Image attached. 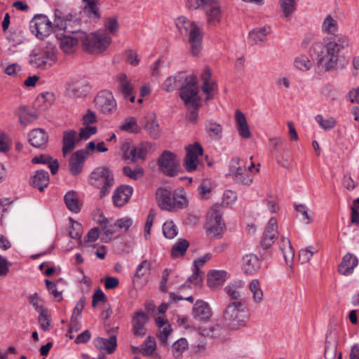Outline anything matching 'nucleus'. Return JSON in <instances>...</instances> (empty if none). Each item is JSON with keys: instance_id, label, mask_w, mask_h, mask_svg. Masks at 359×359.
<instances>
[{"instance_id": "1", "label": "nucleus", "mask_w": 359, "mask_h": 359, "mask_svg": "<svg viewBox=\"0 0 359 359\" xmlns=\"http://www.w3.org/2000/svg\"><path fill=\"white\" fill-rule=\"evenodd\" d=\"M323 29L330 35L326 38V44L323 45L320 42L314 43L310 49V54L316 55L318 65H321L325 71H330L336 67L339 53L348 46V41L345 36L335 34L337 24L330 15L325 19Z\"/></svg>"}, {"instance_id": "2", "label": "nucleus", "mask_w": 359, "mask_h": 359, "mask_svg": "<svg viewBox=\"0 0 359 359\" xmlns=\"http://www.w3.org/2000/svg\"><path fill=\"white\" fill-rule=\"evenodd\" d=\"M176 25L183 36H188V42L194 55H197L201 51L203 39L202 29L196 24L184 16L177 18Z\"/></svg>"}, {"instance_id": "3", "label": "nucleus", "mask_w": 359, "mask_h": 359, "mask_svg": "<svg viewBox=\"0 0 359 359\" xmlns=\"http://www.w3.org/2000/svg\"><path fill=\"white\" fill-rule=\"evenodd\" d=\"M225 323L232 330L245 326L249 319V311L245 302H233L225 309L223 315Z\"/></svg>"}, {"instance_id": "4", "label": "nucleus", "mask_w": 359, "mask_h": 359, "mask_svg": "<svg viewBox=\"0 0 359 359\" xmlns=\"http://www.w3.org/2000/svg\"><path fill=\"white\" fill-rule=\"evenodd\" d=\"M156 198L161 209L173 211L187 206V200L182 194L172 193L170 189L159 187L156 191Z\"/></svg>"}, {"instance_id": "5", "label": "nucleus", "mask_w": 359, "mask_h": 359, "mask_svg": "<svg viewBox=\"0 0 359 359\" xmlns=\"http://www.w3.org/2000/svg\"><path fill=\"white\" fill-rule=\"evenodd\" d=\"M79 39L83 49L90 53H102L111 43V38L107 33L100 31L88 34L81 33Z\"/></svg>"}, {"instance_id": "6", "label": "nucleus", "mask_w": 359, "mask_h": 359, "mask_svg": "<svg viewBox=\"0 0 359 359\" xmlns=\"http://www.w3.org/2000/svg\"><path fill=\"white\" fill-rule=\"evenodd\" d=\"M89 183L100 189V196L104 198L109 194L114 184V174L107 167H97L90 173Z\"/></svg>"}, {"instance_id": "7", "label": "nucleus", "mask_w": 359, "mask_h": 359, "mask_svg": "<svg viewBox=\"0 0 359 359\" xmlns=\"http://www.w3.org/2000/svg\"><path fill=\"white\" fill-rule=\"evenodd\" d=\"M56 52L55 46L52 44L46 48H34L29 55V63L39 69L49 68L56 60Z\"/></svg>"}, {"instance_id": "8", "label": "nucleus", "mask_w": 359, "mask_h": 359, "mask_svg": "<svg viewBox=\"0 0 359 359\" xmlns=\"http://www.w3.org/2000/svg\"><path fill=\"white\" fill-rule=\"evenodd\" d=\"M198 94V88L194 87L193 80L188 83V86H184L182 88L181 99L188 108H191L188 115V118L191 122H195L198 117V110L201 100Z\"/></svg>"}, {"instance_id": "9", "label": "nucleus", "mask_w": 359, "mask_h": 359, "mask_svg": "<svg viewBox=\"0 0 359 359\" xmlns=\"http://www.w3.org/2000/svg\"><path fill=\"white\" fill-rule=\"evenodd\" d=\"M157 164L159 170L169 177L177 175L180 170V161L172 151L165 150L159 156Z\"/></svg>"}, {"instance_id": "10", "label": "nucleus", "mask_w": 359, "mask_h": 359, "mask_svg": "<svg viewBox=\"0 0 359 359\" xmlns=\"http://www.w3.org/2000/svg\"><path fill=\"white\" fill-rule=\"evenodd\" d=\"M29 29L38 39H43L53 30V23L46 15L36 14L29 22Z\"/></svg>"}, {"instance_id": "11", "label": "nucleus", "mask_w": 359, "mask_h": 359, "mask_svg": "<svg viewBox=\"0 0 359 359\" xmlns=\"http://www.w3.org/2000/svg\"><path fill=\"white\" fill-rule=\"evenodd\" d=\"M206 233L210 238H220L224 231L225 224L217 212H209L207 217Z\"/></svg>"}, {"instance_id": "12", "label": "nucleus", "mask_w": 359, "mask_h": 359, "mask_svg": "<svg viewBox=\"0 0 359 359\" xmlns=\"http://www.w3.org/2000/svg\"><path fill=\"white\" fill-rule=\"evenodd\" d=\"M193 80L194 83V87L196 86V76L194 75L186 76L184 72H179L175 76L168 77L163 84V89L167 92H172L177 89L180 84V95H182V88L184 86H188L189 83Z\"/></svg>"}, {"instance_id": "13", "label": "nucleus", "mask_w": 359, "mask_h": 359, "mask_svg": "<svg viewBox=\"0 0 359 359\" xmlns=\"http://www.w3.org/2000/svg\"><path fill=\"white\" fill-rule=\"evenodd\" d=\"M186 151L184 165L188 172L195 171L198 163V157L203 155V149L200 144L196 142L192 145L187 146Z\"/></svg>"}, {"instance_id": "14", "label": "nucleus", "mask_w": 359, "mask_h": 359, "mask_svg": "<svg viewBox=\"0 0 359 359\" xmlns=\"http://www.w3.org/2000/svg\"><path fill=\"white\" fill-rule=\"evenodd\" d=\"M95 106L103 114H111L116 108V103L111 93L103 90L100 91L94 100Z\"/></svg>"}, {"instance_id": "15", "label": "nucleus", "mask_w": 359, "mask_h": 359, "mask_svg": "<svg viewBox=\"0 0 359 359\" xmlns=\"http://www.w3.org/2000/svg\"><path fill=\"white\" fill-rule=\"evenodd\" d=\"M278 224L275 217H271L268 222L260 241V248L266 250L274 243L278 234Z\"/></svg>"}, {"instance_id": "16", "label": "nucleus", "mask_w": 359, "mask_h": 359, "mask_svg": "<svg viewBox=\"0 0 359 359\" xmlns=\"http://www.w3.org/2000/svg\"><path fill=\"white\" fill-rule=\"evenodd\" d=\"M358 259L354 254L348 252L342 257L338 266V272L343 276H350L358 265Z\"/></svg>"}, {"instance_id": "17", "label": "nucleus", "mask_w": 359, "mask_h": 359, "mask_svg": "<svg viewBox=\"0 0 359 359\" xmlns=\"http://www.w3.org/2000/svg\"><path fill=\"white\" fill-rule=\"evenodd\" d=\"M212 310L209 304L203 301L197 300L192 309L193 318L199 321H206L212 316Z\"/></svg>"}, {"instance_id": "18", "label": "nucleus", "mask_w": 359, "mask_h": 359, "mask_svg": "<svg viewBox=\"0 0 359 359\" xmlns=\"http://www.w3.org/2000/svg\"><path fill=\"white\" fill-rule=\"evenodd\" d=\"M149 318L143 311H137L133 318V333L136 337H143L146 334L145 324L148 322Z\"/></svg>"}, {"instance_id": "19", "label": "nucleus", "mask_w": 359, "mask_h": 359, "mask_svg": "<svg viewBox=\"0 0 359 359\" xmlns=\"http://www.w3.org/2000/svg\"><path fill=\"white\" fill-rule=\"evenodd\" d=\"M88 152L81 149L74 152L69 158V172L73 175L79 174L83 168L85 158Z\"/></svg>"}, {"instance_id": "20", "label": "nucleus", "mask_w": 359, "mask_h": 359, "mask_svg": "<svg viewBox=\"0 0 359 359\" xmlns=\"http://www.w3.org/2000/svg\"><path fill=\"white\" fill-rule=\"evenodd\" d=\"M89 89L90 87L87 80L81 79L69 83L67 91L69 96L80 97L85 96L88 93Z\"/></svg>"}, {"instance_id": "21", "label": "nucleus", "mask_w": 359, "mask_h": 359, "mask_svg": "<svg viewBox=\"0 0 359 359\" xmlns=\"http://www.w3.org/2000/svg\"><path fill=\"white\" fill-rule=\"evenodd\" d=\"M133 194V188L128 185H122L118 187L113 194V203L116 207L125 205Z\"/></svg>"}, {"instance_id": "22", "label": "nucleus", "mask_w": 359, "mask_h": 359, "mask_svg": "<svg viewBox=\"0 0 359 359\" xmlns=\"http://www.w3.org/2000/svg\"><path fill=\"white\" fill-rule=\"evenodd\" d=\"M94 346L98 350H105L107 353L112 354L117 347V339L115 334L109 339L97 337L93 341Z\"/></svg>"}, {"instance_id": "23", "label": "nucleus", "mask_w": 359, "mask_h": 359, "mask_svg": "<svg viewBox=\"0 0 359 359\" xmlns=\"http://www.w3.org/2000/svg\"><path fill=\"white\" fill-rule=\"evenodd\" d=\"M207 22L211 25H216L222 20V11L220 6L216 0H213L211 4H208V7L204 9Z\"/></svg>"}, {"instance_id": "24", "label": "nucleus", "mask_w": 359, "mask_h": 359, "mask_svg": "<svg viewBox=\"0 0 359 359\" xmlns=\"http://www.w3.org/2000/svg\"><path fill=\"white\" fill-rule=\"evenodd\" d=\"M48 135L46 132L41 128L32 130L29 134V142L32 146L40 148L45 146L48 142Z\"/></svg>"}, {"instance_id": "25", "label": "nucleus", "mask_w": 359, "mask_h": 359, "mask_svg": "<svg viewBox=\"0 0 359 359\" xmlns=\"http://www.w3.org/2000/svg\"><path fill=\"white\" fill-rule=\"evenodd\" d=\"M49 180V174L46 170H38L32 176L30 184L42 192L44 188L48 185Z\"/></svg>"}, {"instance_id": "26", "label": "nucleus", "mask_w": 359, "mask_h": 359, "mask_svg": "<svg viewBox=\"0 0 359 359\" xmlns=\"http://www.w3.org/2000/svg\"><path fill=\"white\" fill-rule=\"evenodd\" d=\"M260 266L259 258L254 254L246 255L243 257V270L245 273L254 274L259 270Z\"/></svg>"}, {"instance_id": "27", "label": "nucleus", "mask_w": 359, "mask_h": 359, "mask_svg": "<svg viewBox=\"0 0 359 359\" xmlns=\"http://www.w3.org/2000/svg\"><path fill=\"white\" fill-rule=\"evenodd\" d=\"M235 121L239 135L245 139L250 138L251 133L246 118L244 114L239 110L236 111Z\"/></svg>"}, {"instance_id": "28", "label": "nucleus", "mask_w": 359, "mask_h": 359, "mask_svg": "<svg viewBox=\"0 0 359 359\" xmlns=\"http://www.w3.org/2000/svg\"><path fill=\"white\" fill-rule=\"evenodd\" d=\"M77 133L74 130H65L63 133L62 138V153L65 156L67 153L72 151L75 147Z\"/></svg>"}, {"instance_id": "29", "label": "nucleus", "mask_w": 359, "mask_h": 359, "mask_svg": "<svg viewBox=\"0 0 359 359\" xmlns=\"http://www.w3.org/2000/svg\"><path fill=\"white\" fill-rule=\"evenodd\" d=\"M226 278V272L224 271H212L208 274V285L211 288H217L222 285Z\"/></svg>"}, {"instance_id": "30", "label": "nucleus", "mask_w": 359, "mask_h": 359, "mask_svg": "<svg viewBox=\"0 0 359 359\" xmlns=\"http://www.w3.org/2000/svg\"><path fill=\"white\" fill-rule=\"evenodd\" d=\"M285 261L287 264L292 262L294 257V250L287 238L282 237L279 244Z\"/></svg>"}, {"instance_id": "31", "label": "nucleus", "mask_w": 359, "mask_h": 359, "mask_svg": "<svg viewBox=\"0 0 359 359\" xmlns=\"http://www.w3.org/2000/svg\"><path fill=\"white\" fill-rule=\"evenodd\" d=\"M230 172L231 175L233 177H237L238 180H241V174L248 172L247 170L245 163L243 160L239 158H233L230 163Z\"/></svg>"}, {"instance_id": "32", "label": "nucleus", "mask_w": 359, "mask_h": 359, "mask_svg": "<svg viewBox=\"0 0 359 359\" xmlns=\"http://www.w3.org/2000/svg\"><path fill=\"white\" fill-rule=\"evenodd\" d=\"M64 201L67 208L71 212L74 213L80 212L81 205L75 191H68L64 196Z\"/></svg>"}, {"instance_id": "33", "label": "nucleus", "mask_w": 359, "mask_h": 359, "mask_svg": "<svg viewBox=\"0 0 359 359\" xmlns=\"http://www.w3.org/2000/svg\"><path fill=\"white\" fill-rule=\"evenodd\" d=\"M57 36L58 35L57 34ZM57 39L60 40V46L61 49L67 53L74 52L79 41H80L79 36L75 38L70 36H63V37Z\"/></svg>"}, {"instance_id": "34", "label": "nucleus", "mask_w": 359, "mask_h": 359, "mask_svg": "<svg viewBox=\"0 0 359 359\" xmlns=\"http://www.w3.org/2000/svg\"><path fill=\"white\" fill-rule=\"evenodd\" d=\"M144 129L153 139H157L161 136V132L160 126L154 116L147 118L144 124Z\"/></svg>"}, {"instance_id": "35", "label": "nucleus", "mask_w": 359, "mask_h": 359, "mask_svg": "<svg viewBox=\"0 0 359 359\" xmlns=\"http://www.w3.org/2000/svg\"><path fill=\"white\" fill-rule=\"evenodd\" d=\"M206 132L214 140H220L222 137V126L213 120H208L205 123Z\"/></svg>"}, {"instance_id": "36", "label": "nucleus", "mask_w": 359, "mask_h": 359, "mask_svg": "<svg viewBox=\"0 0 359 359\" xmlns=\"http://www.w3.org/2000/svg\"><path fill=\"white\" fill-rule=\"evenodd\" d=\"M98 1L99 0H83L84 11L89 18L94 19L100 18L97 8Z\"/></svg>"}, {"instance_id": "37", "label": "nucleus", "mask_w": 359, "mask_h": 359, "mask_svg": "<svg viewBox=\"0 0 359 359\" xmlns=\"http://www.w3.org/2000/svg\"><path fill=\"white\" fill-rule=\"evenodd\" d=\"M241 288V283L238 285L233 284L229 285L224 287V291L229 299L233 302H245L244 299L242 298L240 289Z\"/></svg>"}, {"instance_id": "38", "label": "nucleus", "mask_w": 359, "mask_h": 359, "mask_svg": "<svg viewBox=\"0 0 359 359\" xmlns=\"http://www.w3.org/2000/svg\"><path fill=\"white\" fill-rule=\"evenodd\" d=\"M189 243L186 239H180L173 245L171 250V255L172 257H182L186 253Z\"/></svg>"}, {"instance_id": "39", "label": "nucleus", "mask_w": 359, "mask_h": 359, "mask_svg": "<svg viewBox=\"0 0 359 359\" xmlns=\"http://www.w3.org/2000/svg\"><path fill=\"white\" fill-rule=\"evenodd\" d=\"M268 32L265 27L254 29L249 33L248 40L252 43L263 42Z\"/></svg>"}, {"instance_id": "40", "label": "nucleus", "mask_w": 359, "mask_h": 359, "mask_svg": "<svg viewBox=\"0 0 359 359\" xmlns=\"http://www.w3.org/2000/svg\"><path fill=\"white\" fill-rule=\"evenodd\" d=\"M119 128L123 131L132 133H138L140 131V128L137 125L136 118L133 116L126 118Z\"/></svg>"}, {"instance_id": "41", "label": "nucleus", "mask_w": 359, "mask_h": 359, "mask_svg": "<svg viewBox=\"0 0 359 359\" xmlns=\"http://www.w3.org/2000/svg\"><path fill=\"white\" fill-rule=\"evenodd\" d=\"M118 82V89L120 92L123 94L125 98H128V97L131 95L133 93V88L128 81L126 75H120Z\"/></svg>"}, {"instance_id": "42", "label": "nucleus", "mask_w": 359, "mask_h": 359, "mask_svg": "<svg viewBox=\"0 0 359 359\" xmlns=\"http://www.w3.org/2000/svg\"><path fill=\"white\" fill-rule=\"evenodd\" d=\"M142 355L144 356H151L156 351V343L154 338L148 337L141 345Z\"/></svg>"}, {"instance_id": "43", "label": "nucleus", "mask_w": 359, "mask_h": 359, "mask_svg": "<svg viewBox=\"0 0 359 359\" xmlns=\"http://www.w3.org/2000/svg\"><path fill=\"white\" fill-rule=\"evenodd\" d=\"M249 290L252 294L255 302H260L263 299V292L257 279L252 280L249 284Z\"/></svg>"}, {"instance_id": "44", "label": "nucleus", "mask_w": 359, "mask_h": 359, "mask_svg": "<svg viewBox=\"0 0 359 359\" xmlns=\"http://www.w3.org/2000/svg\"><path fill=\"white\" fill-rule=\"evenodd\" d=\"M315 120L319 124L320 128L325 130L333 129L337 123L335 118L330 117L327 119H324L321 114L316 115Z\"/></svg>"}, {"instance_id": "45", "label": "nucleus", "mask_w": 359, "mask_h": 359, "mask_svg": "<svg viewBox=\"0 0 359 359\" xmlns=\"http://www.w3.org/2000/svg\"><path fill=\"white\" fill-rule=\"evenodd\" d=\"M151 270V263L148 260H143L137 266L134 275L133 283L137 279L143 278Z\"/></svg>"}, {"instance_id": "46", "label": "nucleus", "mask_w": 359, "mask_h": 359, "mask_svg": "<svg viewBox=\"0 0 359 359\" xmlns=\"http://www.w3.org/2000/svg\"><path fill=\"white\" fill-rule=\"evenodd\" d=\"M188 342L185 338H180L176 341L172 345V354L175 358L182 356V353L187 349Z\"/></svg>"}, {"instance_id": "47", "label": "nucleus", "mask_w": 359, "mask_h": 359, "mask_svg": "<svg viewBox=\"0 0 359 359\" xmlns=\"http://www.w3.org/2000/svg\"><path fill=\"white\" fill-rule=\"evenodd\" d=\"M297 69L301 71H308L312 67V62L306 55H299L297 57L294 62Z\"/></svg>"}, {"instance_id": "48", "label": "nucleus", "mask_w": 359, "mask_h": 359, "mask_svg": "<svg viewBox=\"0 0 359 359\" xmlns=\"http://www.w3.org/2000/svg\"><path fill=\"white\" fill-rule=\"evenodd\" d=\"M280 7L285 18L290 17L296 9L294 0H280Z\"/></svg>"}, {"instance_id": "49", "label": "nucleus", "mask_w": 359, "mask_h": 359, "mask_svg": "<svg viewBox=\"0 0 359 359\" xmlns=\"http://www.w3.org/2000/svg\"><path fill=\"white\" fill-rule=\"evenodd\" d=\"M123 174L133 179L137 180L144 175V170L141 167H136L135 169H132L130 166H124L123 168Z\"/></svg>"}, {"instance_id": "50", "label": "nucleus", "mask_w": 359, "mask_h": 359, "mask_svg": "<svg viewBox=\"0 0 359 359\" xmlns=\"http://www.w3.org/2000/svg\"><path fill=\"white\" fill-rule=\"evenodd\" d=\"M39 316L38 318L39 323L41 329L43 331H48L49 330V326L50 325V316L48 313V309H45L41 311H39Z\"/></svg>"}, {"instance_id": "51", "label": "nucleus", "mask_w": 359, "mask_h": 359, "mask_svg": "<svg viewBox=\"0 0 359 359\" xmlns=\"http://www.w3.org/2000/svg\"><path fill=\"white\" fill-rule=\"evenodd\" d=\"M163 232L167 238L172 239L177 234V226L172 221H167L163 225Z\"/></svg>"}, {"instance_id": "52", "label": "nucleus", "mask_w": 359, "mask_h": 359, "mask_svg": "<svg viewBox=\"0 0 359 359\" xmlns=\"http://www.w3.org/2000/svg\"><path fill=\"white\" fill-rule=\"evenodd\" d=\"M294 208L297 212L303 216L302 220L306 224H309L313 221V214L309 212L306 205L303 204H294Z\"/></svg>"}, {"instance_id": "53", "label": "nucleus", "mask_w": 359, "mask_h": 359, "mask_svg": "<svg viewBox=\"0 0 359 359\" xmlns=\"http://www.w3.org/2000/svg\"><path fill=\"white\" fill-rule=\"evenodd\" d=\"M97 131V129L95 126H85L84 127L80 129L78 140H86L91 135L95 134Z\"/></svg>"}, {"instance_id": "54", "label": "nucleus", "mask_w": 359, "mask_h": 359, "mask_svg": "<svg viewBox=\"0 0 359 359\" xmlns=\"http://www.w3.org/2000/svg\"><path fill=\"white\" fill-rule=\"evenodd\" d=\"M213 0H187V7L189 9L196 10L199 8L205 9L208 7Z\"/></svg>"}, {"instance_id": "55", "label": "nucleus", "mask_w": 359, "mask_h": 359, "mask_svg": "<svg viewBox=\"0 0 359 359\" xmlns=\"http://www.w3.org/2000/svg\"><path fill=\"white\" fill-rule=\"evenodd\" d=\"M313 248L312 246H309L305 249L299 250V259L302 264L307 263L311 259L315 253V251H313Z\"/></svg>"}, {"instance_id": "56", "label": "nucleus", "mask_w": 359, "mask_h": 359, "mask_svg": "<svg viewBox=\"0 0 359 359\" xmlns=\"http://www.w3.org/2000/svg\"><path fill=\"white\" fill-rule=\"evenodd\" d=\"M45 282L49 293L53 296L55 300L57 302L61 301L62 299V293L57 291L55 283L51 282L47 279Z\"/></svg>"}, {"instance_id": "57", "label": "nucleus", "mask_w": 359, "mask_h": 359, "mask_svg": "<svg viewBox=\"0 0 359 359\" xmlns=\"http://www.w3.org/2000/svg\"><path fill=\"white\" fill-rule=\"evenodd\" d=\"M28 300L30 304L33 306L36 311H41L46 308H44L42 305V299H40L39 294L35 292L34 294L30 295L28 297Z\"/></svg>"}, {"instance_id": "58", "label": "nucleus", "mask_w": 359, "mask_h": 359, "mask_svg": "<svg viewBox=\"0 0 359 359\" xmlns=\"http://www.w3.org/2000/svg\"><path fill=\"white\" fill-rule=\"evenodd\" d=\"M85 302L86 298L83 297L76 303L71 317V320L72 322H76V319H77V318L81 316L82 310L85 306Z\"/></svg>"}, {"instance_id": "59", "label": "nucleus", "mask_w": 359, "mask_h": 359, "mask_svg": "<svg viewBox=\"0 0 359 359\" xmlns=\"http://www.w3.org/2000/svg\"><path fill=\"white\" fill-rule=\"evenodd\" d=\"M104 26L110 33H115L118 28V23L116 18H108L104 20Z\"/></svg>"}, {"instance_id": "60", "label": "nucleus", "mask_w": 359, "mask_h": 359, "mask_svg": "<svg viewBox=\"0 0 359 359\" xmlns=\"http://www.w3.org/2000/svg\"><path fill=\"white\" fill-rule=\"evenodd\" d=\"M28 109L24 107L20 106L18 108V116L19 118V122L21 125L26 126L28 123H29V120L28 118Z\"/></svg>"}, {"instance_id": "61", "label": "nucleus", "mask_w": 359, "mask_h": 359, "mask_svg": "<svg viewBox=\"0 0 359 359\" xmlns=\"http://www.w3.org/2000/svg\"><path fill=\"white\" fill-rule=\"evenodd\" d=\"M132 224L133 221L128 217L121 218L114 222V226H116L119 229H123L124 231H126Z\"/></svg>"}, {"instance_id": "62", "label": "nucleus", "mask_w": 359, "mask_h": 359, "mask_svg": "<svg viewBox=\"0 0 359 359\" xmlns=\"http://www.w3.org/2000/svg\"><path fill=\"white\" fill-rule=\"evenodd\" d=\"M106 299V296L100 287L95 290L93 295L92 306L96 307L100 302H104Z\"/></svg>"}, {"instance_id": "63", "label": "nucleus", "mask_w": 359, "mask_h": 359, "mask_svg": "<svg viewBox=\"0 0 359 359\" xmlns=\"http://www.w3.org/2000/svg\"><path fill=\"white\" fill-rule=\"evenodd\" d=\"M151 148V143L142 144L137 149V159H144L148 151Z\"/></svg>"}, {"instance_id": "64", "label": "nucleus", "mask_w": 359, "mask_h": 359, "mask_svg": "<svg viewBox=\"0 0 359 359\" xmlns=\"http://www.w3.org/2000/svg\"><path fill=\"white\" fill-rule=\"evenodd\" d=\"M69 234L72 238L80 240L82 235L81 231V224L78 222L73 224Z\"/></svg>"}]
</instances>
